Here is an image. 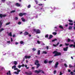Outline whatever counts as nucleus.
Listing matches in <instances>:
<instances>
[{
    "mask_svg": "<svg viewBox=\"0 0 75 75\" xmlns=\"http://www.w3.org/2000/svg\"><path fill=\"white\" fill-rule=\"evenodd\" d=\"M32 50H33V51H35L36 50V49H35V48H33L32 49Z\"/></svg>",
    "mask_w": 75,
    "mask_h": 75,
    "instance_id": "42",
    "label": "nucleus"
},
{
    "mask_svg": "<svg viewBox=\"0 0 75 75\" xmlns=\"http://www.w3.org/2000/svg\"><path fill=\"white\" fill-rule=\"evenodd\" d=\"M8 35H9V36H12V35H11V32H10V33H9Z\"/></svg>",
    "mask_w": 75,
    "mask_h": 75,
    "instance_id": "28",
    "label": "nucleus"
},
{
    "mask_svg": "<svg viewBox=\"0 0 75 75\" xmlns=\"http://www.w3.org/2000/svg\"><path fill=\"white\" fill-rule=\"evenodd\" d=\"M42 53L46 54H47V52H46V51H44L42 52Z\"/></svg>",
    "mask_w": 75,
    "mask_h": 75,
    "instance_id": "23",
    "label": "nucleus"
},
{
    "mask_svg": "<svg viewBox=\"0 0 75 75\" xmlns=\"http://www.w3.org/2000/svg\"><path fill=\"white\" fill-rule=\"evenodd\" d=\"M38 55H40V50H38Z\"/></svg>",
    "mask_w": 75,
    "mask_h": 75,
    "instance_id": "26",
    "label": "nucleus"
},
{
    "mask_svg": "<svg viewBox=\"0 0 75 75\" xmlns=\"http://www.w3.org/2000/svg\"><path fill=\"white\" fill-rule=\"evenodd\" d=\"M25 73L27 75H31L32 74V72L31 71H29V72H26Z\"/></svg>",
    "mask_w": 75,
    "mask_h": 75,
    "instance_id": "6",
    "label": "nucleus"
},
{
    "mask_svg": "<svg viewBox=\"0 0 75 75\" xmlns=\"http://www.w3.org/2000/svg\"><path fill=\"white\" fill-rule=\"evenodd\" d=\"M64 66L65 67H68V66L67 65V64H64Z\"/></svg>",
    "mask_w": 75,
    "mask_h": 75,
    "instance_id": "41",
    "label": "nucleus"
},
{
    "mask_svg": "<svg viewBox=\"0 0 75 75\" xmlns=\"http://www.w3.org/2000/svg\"><path fill=\"white\" fill-rule=\"evenodd\" d=\"M6 15H3L1 14H0V17L1 18L2 17H6Z\"/></svg>",
    "mask_w": 75,
    "mask_h": 75,
    "instance_id": "8",
    "label": "nucleus"
},
{
    "mask_svg": "<svg viewBox=\"0 0 75 75\" xmlns=\"http://www.w3.org/2000/svg\"><path fill=\"white\" fill-rule=\"evenodd\" d=\"M21 67H22V66L21 65H19L18 66V68H20Z\"/></svg>",
    "mask_w": 75,
    "mask_h": 75,
    "instance_id": "31",
    "label": "nucleus"
},
{
    "mask_svg": "<svg viewBox=\"0 0 75 75\" xmlns=\"http://www.w3.org/2000/svg\"><path fill=\"white\" fill-rule=\"evenodd\" d=\"M57 41V39H55L52 40V42H54V41Z\"/></svg>",
    "mask_w": 75,
    "mask_h": 75,
    "instance_id": "32",
    "label": "nucleus"
},
{
    "mask_svg": "<svg viewBox=\"0 0 75 75\" xmlns=\"http://www.w3.org/2000/svg\"><path fill=\"white\" fill-rule=\"evenodd\" d=\"M65 45L66 46H68V45H69V44L67 43H65Z\"/></svg>",
    "mask_w": 75,
    "mask_h": 75,
    "instance_id": "52",
    "label": "nucleus"
},
{
    "mask_svg": "<svg viewBox=\"0 0 75 75\" xmlns=\"http://www.w3.org/2000/svg\"><path fill=\"white\" fill-rule=\"evenodd\" d=\"M48 60H45L44 61V63H45V64H47V62H48Z\"/></svg>",
    "mask_w": 75,
    "mask_h": 75,
    "instance_id": "21",
    "label": "nucleus"
},
{
    "mask_svg": "<svg viewBox=\"0 0 75 75\" xmlns=\"http://www.w3.org/2000/svg\"><path fill=\"white\" fill-rule=\"evenodd\" d=\"M5 1H6L5 0H2L1 1L3 3H4L5 2Z\"/></svg>",
    "mask_w": 75,
    "mask_h": 75,
    "instance_id": "44",
    "label": "nucleus"
},
{
    "mask_svg": "<svg viewBox=\"0 0 75 75\" xmlns=\"http://www.w3.org/2000/svg\"><path fill=\"white\" fill-rule=\"evenodd\" d=\"M7 42L8 44H10V41H7Z\"/></svg>",
    "mask_w": 75,
    "mask_h": 75,
    "instance_id": "53",
    "label": "nucleus"
},
{
    "mask_svg": "<svg viewBox=\"0 0 75 75\" xmlns=\"http://www.w3.org/2000/svg\"><path fill=\"white\" fill-rule=\"evenodd\" d=\"M37 68H38V67H40V64H37Z\"/></svg>",
    "mask_w": 75,
    "mask_h": 75,
    "instance_id": "19",
    "label": "nucleus"
},
{
    "mask_svg": "<svg viewBox=\"0 0 75 75\" xmlns=\"http://www.w3.org/2000/svg\"><path fill=\"white\" fill-rule=\"evenodd\" d=\"M57 29H58L57 27H54V30H57Z\"/></svg>",
    "mask_w": 75,
    "mask_h": 75,
    "instance_id": "47",
    "label": "nucleus"
},
{
    "mask_svg": "<svg viewBox=\"0 0 75 75\" xmlns=\"http://www.w3.org/2000/svg\"><path fill=\"white\" fill-rule=\"evenodd\" d=\"M74 45L73 44L70 45H69L70 47H73L74 48H75V42L74 43Z\"/></svg>",
    "mask_w": 75,
    "mask_h": 75,
    "instance_id": "9",
    "label": "nucleus"
},
{
    "mask_svg": "<svg viewBox=\"0 0 75 75\" xmlns=\"http://www.w3.org/2000/svg\"><path fill=\"white\" fill-rule=\"evenodd\" d=\"M37 42L39 44H40V43H41V42H42H42H40V41H37Z\"/></svg>",
    "mask_w": 75,
    "mask_h": 75,
    "instance_id": "25",
    "label": "nucleus"
},
{
    "mask_svg": "<svg viewBox=\"0 0 75 75\" xmlns=\"http://www.w3.org/2000/svg\"><path fill=\"white\" fill-rule=\"evenodd\" d=\"M27 14V13H19V16H24L25 15H26Z\"/></svg>",
    "mask_w": 75,
    "mask_h": 75,
    "instance_id": "7",
    "label": "nucleus"
},
{
    "mask_svg": "<svg viewBox=\"0 0 75 75\" xmlns=\"http://www.w3.org/2000/svg\"><path fill=\"white\" fill-rule=\"evenodd\" d=\"M48 48H49L48 46H46V48L47 50H48Z\"/></svg>",
    "mask_w": 75,
    "mask_h": 75,
    "instance_id": "57",
    "label": "nucleus"
},
{
    "mask_svg": "<svg viewBox=\"0 0 75 75\" xmlns=\"http://www.w3.org/2000/svg\"><path fill=\"white\" fill-rule=\"evenodd\" d=\"M53 37V36L52 35H50L49 38L48 39H51Z\"/></svg>",
    "mask_w": 75,
    "mask_h": 75,
    "instance_id": "16",
    "label": "nucleus"
},
{
    "mask_svg": "<svg viewBox=\"0 0 75 75\" xmlns=\"http://www.w3.org/2000/svg\"><path fill=\"white\" fill-rule=\"evenodd\" d=\"M8 73H9V74H8ZM8 72L6 74L7 75H11V73H10V71H8Z\"/></svg>",
    "mask_w": 75,
    "mask_h": 75,
    "instance_id": "22",
    "label": "nucleus"
},
{
    "mask_svg": "<svg viewBox=\"0 0 75 75\" xmlns=\"http://www.w3.org/2000/svg\"><path fill=\"white\" fill-rule=\"evenodd\" d=\"M35 2H36V4H37L38 3V2H37V1L35 0Z\"/></svg>",
    "mask_w": 75,
    "mask_h": 75,
    "instance_id": "63",
    "label": "nucleus"
},
{
    "mask_svg": "<svg viewBox=\"0 0 75 75\" xmlns=\"http://www.w3.org/2000/svg\"><path fill=\"white\" fill-rule=\"evenodd\" d=\"M35 72L36 73H40V72H41V73H42V74H44V72L42 70H40L39 71H37V70H35Z\"/></svg>",
    "mask_w": 75,
    "mask_h": 75,
    "instance_id": "4",
    "label": "nucleus"
},
{
    "mask_svg": "<svg viewBox=\"0 0 75 75\" xmlns=\"http://www.w3.org/2000/svg\"><path fill=\"white\" fill-rule=\"evenodd\" d=\"M59 64V63L58 62H57L54 66V68H57V67H58V65Z\"/></svg>",
    "mask_w": 75,
    "mask_h": 75,
    "instance_id": "11",
    "label": "nucleus"
},
{
    "mask_svg": "<svg viewBox=\"0 0 75 75\" xmlns=\"http://www.w3.org/2000/svg\"><path fill=\"white\" fill-rule=\"evenodd\" d=\"M53 62V61H50L49 62V64H51V63H52V62Z\"/></svg>",
    "mask_w": 75,
    "mask_h": 75,
    "instance_id": "33",
    "label": "nucleus"
},
{
    "mask_svg": "<svg viewBox=\"0 0 75 75\" xmlns=\"http://www.w3.org/2000/svg\"><path fill=\"white\" fill-rule=\"evenodd\" d=\"M56 72H57V71L56 70H54V74H56Z\"/></svg>",
    "mask_w": 75,
    "mask_h": 75,
    "instance_id": "43",
    "label": "nucleus"
},
{
    "mask_svg": "<svg viewBox=\"0 0 75 75\" xmlns=\"http://www.w3.org/2000/svg\"><path fill=\"white\" fill-rule=\"evenodd\" d=\"M74 25L75 26L74 27V30H75V22L74 21Z\"/></svg>",
    "mask_w": 75,
    "mask_h": 75,
    "instance_id": "50",
    "label": "nucleus"
},
{
    "mask_svg": "<svg viewBox=\"0 0 75 75\" xmlns=\"http://www.w3.org/2000/svg\"><path fill=\"white\" fill-rule=\"evenodd\" d=\"M59 44V43L58 42L57 45H55L54 44H53V46L54 47H57V46H58Z\"/></svg>",
    "mask_w": 75,
    "mask_h": 75,
    "instance_id": "13",
    "label": "nucleus"
},
{
    "mask_svg": "<svg viewBox=\"0 0 75 75\" xmlns=\"http://www.w3.org/2000/svg\"><path fill=\"white\" fill-rule=\"evenodd\" d=\"M15 19L16 20H18V17H16Z\"/></svg>",
    "mask_w": 75,
    "mask_h": 75,
    "instance_id": "51",
    "label": "nucleus"
},
{
    "mask_svg": "<svg viewBox=\"0 0 75 75\" xmlns=\"http://www.w3.org/2000/svg\"><path fill=\"white\" fill-rule=\"evenodd\" d=\"M40 11H42V12L45 11L44 10V8H41L40 9Z\"/></svg>",
    "mask_w": 75,
    "mask_h": 75,
    "instance_id": "18",
    "label": "nucleus"
},
{
    "mask_svg": "<svg viewBox=\"0 0 75 75\" xmlns=\"http://www.w3.org/2000/svg\"><path fill=\"white\" fill-rule=\"evenodd\" d=\"M16 6H17V7H20V4L18 3H16Z\"/></svg>",
    "mask_w": 75,
    "mask_h": 75,
    "instance_id": "15",
    "label": "nucleus"
},
{
    "mask_svg": "<svg viewBox=\"0 0 75 75\" xmlns=\"http://www.w3.org/2000/svg\"><path fill=\"white\" fill-rule=\"evenodd\" d=\"M18 24L19 25H20V24H21V22H18Z\"/></svg>",
    "mask_w": 75,
    "mask_h": 75,
    "instance_id": "46",
    "label": "nucleus"
},
{
    "mask_svg": "<svg viewBox=\"0 0 75 75\" xmlns=\"http://www.w3.org/2000/svg\"><path fill=\"white\" fill-rule=\"evenodd\" d=\"M9 24H10V23L9 22L8 23H6V25H9Z\"/></svg>",
    "mask_w": 75,
    "mask_h": 75,
    "instance_id": "45",
    "label": "nucleus"
},
{
    "mask_svg": "<svg viewBox=\"0 0 75 75\" xmlns=\"http://www.w3.org/2000/svg\"><path fill=\"white\" fill-rule=\"evenodd\" d=\"M68 71L69 72H71V70H70V69H69L68 70Z\"/></svg>",
    "mask_w": 75,
    "mask_h": 75,
    "instance_id": "61",
    "label": "nucleus"
},
{
    "mask_svg": "<svg viewBox=\"0 0 75 75\" xmlns=\"http://www.w3.org/2000/svg\"><path fill=\"white\" fill-rule=\"evenodd\" d=\"M0 28L1 27V26L2 25V23H1V22H0ZM4 29L3 28H2L0 30V32H1L2 31H3V30H4Z\"/></svg>",
    "mask_w": 75,
    "mask_h": 75,
    "instance_id": "5",
    "label": "nucleus"
},
{
    "mask_svg": "<svg viewBox=\"0 0 75 75\" xmlns=\"http://www.w3.org/2000/svg\"><path fill=\"white\" fill-rule=\"evenodd\" d=\"M45 38H48V35H45Z\"/></svg>",
    "mask_w": 75,
    "mask_h": 75,
    "instance_id": "40",
    "label": "nucleus"
},
{
    "mask_svg": "<svg viewBox=\"0 0 75 75\" xmlns=\"http://www.w3.org/2000/svg\"><path fill=\"white\" fill-rule=\"evenodd\" d=\"M33 31L36 33V34H39L41 33V31L39 29H33Z\"/></svg>",
    "mask_w": 75,
    "mask_h": 75,
    "instance_id": "3",
    "label": "nucleus"
},
{
    "mask_svg": "<svg viewBox=\"0 0 75 75\" xmlns=\"http://www.w3.org/2000/svg\"><path fill=\"white\" fill-rule=\"evenodd\" d=\"M13 38H11V42H13Z\"/></svg>",
    "mask_w": 75,
    "mask_h": 75,
    "instance_id": "60",
    "label": "nucleus"
},
{
    "mask_svg": "<svg viewBox=\"0 0 75 75\" xmlns=\"http://www.w3.org/2000/svg\"><path fill=\"white\" fill-rule=\"evenodd\" d=\"M39 63V61H38V60H36L35 61V65H37V64H38Z\"/></svg>",
    "mask_w": 75,
    "mask_h": 75,
    "instance_id": "12",
    "label": "nucleus"
},
{
    "mask_svg": "<svg viewBox=\"0 0 75 75\" xmlns=\"http://www.w3.org/2000/svg\"><path fill=\"white\" fill-rule=\"evenodd\" d=\"M25 57L26 59H27V58H31V56H25Z\"/></svg>",
    "mask_w": 75,
    "mask_h": 75,
    "instance_id": "10",
    "label": "nucleus"
},
{
    "mask_svg": "<svg viewBox=\"0 0 75 75\" xmlns=\"http://www.w3.org/2000/svg\"><path fill=\"white\" fill-rule=\"evenodd\" d=\"M13 64L15 65H16L17 64V62L16 61L13 62Z\"/></svg>",
    "mask_w": 75,
    "mask_h": 75,
    "instance_id": "20",
    "label": "nucleus"
},
{
    "mask_svg": "<svg viewBox=\"0 0 75 75\" xmlns=\"http://www.w3.org/2000/svg\"><path fill=\"white\" fill-rule=\"evenodd\" d=\"M53 53L55 54L54 56V57H56V56H58V55H60L61 53H58V52L57 51H54L53 52Z\"/></svg>",
    "mask_w": 75,
    "mask_h": 75,
    "instance_id": "2",
    "label": "nucleus"
},
{
    "mask_svg": "<svg viewBox=\"0 0 75 75\" xmlns=\"http://www.w3.org/2000/svg\"><path fill=\"white\" fill-rule=\"evenodd\" d=\"M62 75V73L61 72H60L59 75Z\"/></svg>",
    "mask_w": 75,
    "mask_h": 75,
    "instance_id": "56",
    "label": "nucleus"
},
{
    "mask_svg": "<svg viewBox=\"0 0 75 75\" xmlns=\"http://www.w3.org/2000/svg\"><path fill=\"white\" fill-rule=\"evenodd\" d=\"M21 66H22V67H24V66H25V65H24V64H22V65H21Z\"/></svg>",
    "mask_w": 75,
    "mask_h": 75,
    "instance_id": "55",
    "label": "nucleus"
},
{
    "mask_svg": "<svg viewBox=\"0 0 75 75\" xmlns=\"http://www.w3.org/2000/svg\"><path fill=\"white\" fill-rule=\"evenodd\" d=\"M59 28H61V29H63L64 28L61 25H60V26H59Z\"/></svg>",
    "mask_w": 75,
    "mask_h": 75,
    "instance_id": "24",
    "label": "nucleus"
},
{
    "mask_svg": "<svg viewBox=\"0 0 75 75\" xmlns=\"http://www.w3.org/2000/svg\"><path fill=\"white\" fill-rule=\"evenodd\" d=\"M67 41L68 42H70V41H71V40L70 39H68Z\"/></svg>",
    "mask_w": 75,
    "mask_h": 75,
    "instance_id": "54",
    "label": "nucleus"
},
{
    "mask_svg": "<svg viewBox=\"0 0 75 75\" xmlns=\"http://www.w3.org/2000/svg\"><path fill=\"white\" fill-rule=\"evenodd\" d=\"M21 20L23 21H25V19L23 18H21Z\"/></svg>",
    "mask_w": 75,
    "mask_h": 75,
    "instance_id": "29",
    "label": "nucleus"
},
{
    "mask_svg": "<svg viewBox=\"0 0 75 75\" xmlns=\"http://www.w3.org/2000/svg\"><path fill=\"white\" fill-rule=\"evenodd\" d=\"M68 47H66L64 48L63 49L64 51H67V50H68Z\"/></svg>",
    "mask_w": 75,
    "mask_h": 75,
    "instance_id": "14",
    "label": "nucleus"
},
{
    "mask_svg": "<svg viewBox=\"0 0 75 75\" xmlns=\"http://www.w3.org/2000/svg\"><path fill=\"white\" fill-rule=\"evenodd\" d=\"M23 43H24V42H23V41H21L20 42V44H23Z\"/></svg>",
    "mask_w": 75,
    "mask_h": 75,
    "instance_id": "48",
    "label": "nucleus"
},
{
    "mask_svg": "<svg viewBox=\"0 0 75 75\" xmlns=\"http://www.w3.org/2000/svg\"><path fill=\"white\" fill-rule=\"evenodd\" d=\"M18 44V43L17 42H16L15 43L16 45H17V44Z\"/></svg>",
    "mask_w": 75,
    "mask_h": 75,
    "instance_id": "59",
    "label": "nucleus"
},
{
    "mask_svg": "<svg viewBox=\"0 0 75 75\" xmlns=\"http://www.w3.org/2000/svg\"><path fill=\"white\" fill-rule=\"evenodd\" d=\"M69 25H73V23H69Z\"/></svg>",
    "mask_w": 75,
    "mask_h": 75,
    "instance_id": "37",
    "label": "nucleus"
},
{
    "mask_svg": "<svg viewBox=\"0 0 75 75\" xmlns=\"http://www.w3.org/2000/svg\"><path fill=\"white\" fill-rule=\"evenodd\" d=\"M69 68H71V67H73V66H72V65H71V64H70L69 65Z\"/></svg>",
    "mask_w": 75,
    "mask_h": 75,
    "instance_id": "36",
    "label": "nucleus"
},
{
    "mask_svg": "<svg viewBox=\"0 0 75 75\" xmlns=\"http://www.w3.org/2000/svg\"><path fill=\"white\" fill-rule=\"evenodd\" d=\"M38 5L39 6H42L43 4H42L40 3V4H38Z\"/></svg>",
    "mask_w": 75,
    "mask_h": 75,
    "instance_id": "49",
    "label": "nucleus"
},
{
    "mask_svg": "<svg viewBox=\"0 0 75 75\" xmlns=\"http://www.w3.org/2000/svg\"><path fill=\"white\" fill-rule=\"evenodd\" d=\"M72 28V27L71 26H69V30H71Z\"/></svg>",
    "mask_w": 75,
    "mask_h": 75,
    "instance_id": "27",
    "label": "nucleus"
},
{
    "mask_svg": "<svg viewBox=\"0 0 75 75\" xmlns=\"http://www.w3.org/2000/svg\"><path fill=\"white\" fill-rule=\"evenodd\" d=\"M28 33L27 32H25L24 33V35H28Z\"/></svg>",
    "mask_w": 75,
    "mask_h": 75,
    "instance_id": "17",
    "label": "nucleus"
},
{
    "mask_svg": "<svg viewBox=\"0 0 75 75\" xmlns=\"http://www.w3.org/2000/svg\"><path fill=\"white\" fill-rule=\"evenodd\" d=\"M15 10H13V11H11V13H15Z\"/></svg>",
    "mask_w": 75,
    "mask_h": 75,
    "instance_id": "34",
    "label": "nucleus"
},
{
    "mask_svg": "<svg viewBox=\"0 0 75 75\" xmlns=\"http://www.w3.org/2000/svg\"><path fill=\"white\" fill-rule=\"evenodd\" d=\"M69 22H70V23H72V22H73L72 20H69Z\"/></svg>",
    "mask_w": 75,
    "mask_h": 75,
    "instance_id": "35",
    "label": "nucleus"
},
{
    "mask_svg": "<svg viewBox=\"0 0 75 75\" xmlns=\"http://www.w3.org/2000/svg\"><path fill=\"white\" fill-rule=\"evenodd\" d=\"M32 69H34V67H32Z\"/></svg>",
    "mask_w": 75,
    "mask_h": 75,
    "instance_id": "64",
    "label": "nucleus"
},
{
    "mask_svg": "<svg viewBox=\"0 0 75 75\" xmlns=\"http://www.w3.org/2000/svg\"><path fill=\"white\" fill-rule=\"evenodd\" d=\"M31 7V5H29L28 6V8H30Z\"/></svg>",
    "mask_w": 75,
    "mask_h": 75,
    "instance_id": "39",
    "label": "nucleus"
},
{
    "mask_svg": "<svg viewBox=\"0 0 75 75\" xmlns=\"http://www.w3.org/2000/svg\"><path fill=\"white\" fill-rule=\"evenodd\" d=\"M51 8H52V10H54L55 9V7H51Z\"/></svg>",
    "mask_w": 75,
    "mask_h": 75,
    "instance_id": "38",
    "label": "nucleus"
},
{
    "mask_svg": "<svg viewBox=\"0 0 75 75\" xmlns=\"http://www.w3.org/2000/svg\"><path fill=\"white\" fill-rule=\"evenodd\" d=\"M12 69H14V70H17V72L15 71L13 72V74H15L16 75H17L19 74V72H20L21 70H18V68H16V66L14 65L13 66H12Z\"/></svg>",
    "mask_w": 75,
    "mask_h": 75,
    "instance_id": "1",
    "label": "nucleus"
},
{
    "mask_svg": "<svg viewBox=\"0 0 75 75\" xmlns=\"http://www.w3.org/2000/svg\"><path fill=\"white\" fill-rule=\"evenodd\" d=\"M52 34L53 35H57V33L56 32H53L52 33Z\"/></svg>",
    "mask_w": 75,
    "mask_h": 75,
    "instance_id": "30",
    "label": "nucleus"
},
{
    "mask_svg": "<svg viewBox=\"0 0 75 75\" xmlns=\"http://www.w3.org/2000/svg\"><path fill=\"white\" fill-rule=\"evenodd\" d=\"M62 44L60 45L59 46L60 47H62Z\"/></svg>",
    "mask_w": 75,
    "mask_h": 75,
    "instance_id": "62",
    "label": "nucleus"
},
{
    "mask_svg": "<svg viewBox=\"0 0 75 75\" xmlns=\"http://www.w3.org/2000/svg\"><path fill=\"white\" fill-rule=\"evenodd\" d=\"M25 68H27V65L26 64H25Z\"/></svg>",
    "mask_w": 75,
    "mask_h": 75,
    "instance_id": "58",
    "label": "nucleus"
}]
</instances>
